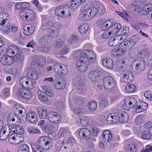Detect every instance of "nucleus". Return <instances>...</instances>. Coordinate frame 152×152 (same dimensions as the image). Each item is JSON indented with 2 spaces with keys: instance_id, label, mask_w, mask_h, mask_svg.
<instances>
[{
  "instance_id": "aec40b11",
  "label": "nucleus",
  "mask_w": 152,
  "mask_h": 152,
  "mask_svg": "<svg viewBox=\"0 0 152 152\" xmlns=\"http://www.w3.org/2000/svg\"><path fill=\"white\" fill-rule=\"evenodd\" d=\"M103 65L105 67L109 69H112L114 66V62L109 58H105L102 61Z\"/></svg>"
},
{
  "instance_id": "3c124183",
  "label": "nucleus",
  "mask_w": 152,
  "mask_h": 152,
  "mask_svg": "<svg viewBox=\"0 0 152 152\" xmlns=\"http://www.w3.org/2000/svg\"><path fill=\"white\" fill-rule=\"evenodd\" d=\"M23 59L24 56L22 52H19L15 55L14 59L16 61L21 62L23 61Z\"/></svg>"
},
{
  "instance_id": "a19ab883",
  "label": "nucleus",
  "mask_w": 152,
  "mask_h": 152,
  "mask_svg": "<svg viewBox=\"0 0 152 152\" xmlns=\"http://www.w3.org/2000/svg\"><path fill=\"white\" fill-rule=\"evenodd\" d=\"M33 152H42L43 149L37 143L33 144L31 145Z\"/></svg>"
},
{
  "instance_id": "7ed1b4c3",
  "label": "nucleus",
  "mask_w": 152,
  "mask_h": 152,
  "mask_svg": "<svg viewBox=\"0 0 152 152\" xmlns=\"http://www.w3.org/2000/svg\"><path fill=\"white\" fill-rule=\"evenodd\" d=\"M103 81L104 87L106 91L111 92L114 90L116 86V83L115 80L112 77H105L104 78Z\"/></svg>"
},
{
  "instance_id": "6e6552de",
  "label": "nucleus",
  "mask_w": 152,
  "mask_h": 152,
  "mask_svg": "<svg viewBox=\"0 0 152 152\" xmlns=\"http://www.w3.org/2000/svg\"><path fill=\"white\" fill-rule=\"evenodd\" d=\"M39 72L37 66L35 65H32L30 69L27 71V75L28 77L30 78V79L34 80L38 78Z\"/></svg>"
},
{
  "instance_id": "423d86ee",
  "label": "nucleus",
  "mask_w": 152,
  "mask_h": 152,
  "mask_svg": "<svg viewBox=\"0 0 152 152\" xmlns=\"http://www.w3.org/2000/svg\"><path fill=\"white\" fill-rule=\"evenodd\" d=\"M43 149L48 150L53 145L51 139H48L47 137L42 136L38 140L37 143Z\"/></svg>"
},
{
  "instance_id": "5fc2aeb1",
  "label": "nucleus",
  "mask_w": 152,
  "mask_h": 152,
  "mask_svg": "<svg viewBox=\"0 0 152 152\" xmlns=\"http://www.w3.org/2000/svg\"><path fill=\"white\" fill-rule=\"evenodd\" d=\"M135 122L137 124H142L144 122V118L142 115L137 116L135 119Z\"/></svg>"
},
{
  "instance_id": "f3484780",
  "label": "nucleus",
  "mask_w": 152,
  "mask_h": 152,
  "mask_svg": "<svg viewBox=\"0 0 152 152\" xmlns=\"http://www.w3.org/2000/svg\"><path fill=\"white\" fill-rule=\"evenodd\" d=\"M61 27L60 24L58 22L54 23V26L48 32L50 33V36H51L54 38L56 37L58 34V29Z\"/></svg>"
},
{
  "instance_id": "4be33fe9",
  "label": "nucleus",
  "mask_w": 152,
  "mask_h": 152,
  "mask_svg": "<svg viewBox=\"0 0 152 152\" xmlns=\"http://www.w3.org/2000/svg\"><path fill=\"white\" fill-rule=\"evenodd\" d=\"M121 44L126 50L131 49L135 45L129 38L125 39Z\"/></svg>"
},
{
  "instance_id": "774afa93",
  "label": "nucleus",
  "mask_w": 152,
  "mask_h": 152,
  "mask_svg": "<svg viewBox=\"0 0 152 152\" xmlns=\"http://www.w3.org/2000/svg\"><path fill=\"white\" fill-rule=\"evenodd\" d=\"M6 130L4 129L3 130L2 133H0V139L1 140H5L9 136V134H8V135H7V134H6Z\"/></svg>"
},
{
  "instance_id": "603ef678",
  "label": "nucleus",
  "mask_w": 152,
  "mask_h": 152,
  "mask_svg": "<svg viewBox=\"0 0 152 152\" xmlns=\"http://www.w3.org/2000/svg\"><path fill=\"white\" fill-rule=\"evenodd\" d=\"M129 38L135 45L136 43L139 41L140 39L139 36L137 34L132 35Z\"/></svg>"
},
{
  "instance_id": "f257e3e1",
  "label": "nucleus",
  "mask_w": 152,
  "mask_h": 152,
  "mask_svg": "<svg viewBox=\"0 0 152 152\" xmlns=\"http://www.w3.org/2000/svg\"><path fill=\"white\" fill-rule=\"evenodd\" d=\"M95 53L90 50H85L81 52V56L77 61L76 66L77 69L81 72L86 70L89 62H93L95 60Z\"/></svg>"
},
{
  "instance_id": "69168bd1",
  "label": "nucleus",
  "mask_w": 152,
  "mask_h": 152,
  "mask_svg": "<svg viewBox=\"0 0 152 152\" xmlns=\"http://www.w3.org/2000/svg\"><path fill=\"white\" fill-rule=\"evenodd\" d=\"M144 96L147 99L152 101V92L148 91L145 92Z\"/></svg>"
},
{
  "instance_id": "c756f323",
  "label": "nucleus",
  "mask_w": 152,
  "mask_h": 152,
  "mask_svg": "<svg viewBox=\"0 0 152 152\" xmlns=\"http://www.w3.org/2000/svg\"><path fill=\"white\" fill-rule=\"evenodd\" d=\"M38 95V98L39 100L42 102H47L48 100L47 95L44 92L41 90H39L37 92Z\"/></svg>"
},
{
  "instance_id": "4c0bfd02",
  "label": "nucleus",
  "mask_w": 152,
  "mask_h": 152,
  "mask_svg": "<svg viewBox=\"0 0 152 152\" xmlns=\"http://www.w3.org/2000/svg\"><path fill=\"white\" fill-rule=\"evenodd\" d=\"M89 110L91 112H94L96 110L97 107V104L96 102L92 101L88 104Z\"/></svg>"
},
{
  "instance_id": "13d9d810",
  "label": "nucleus",
  "mask_w": 152,
  "mask_h": 152,
  "mask_svg": "<svg viewBox=\"0 0 152 152\" xmlns=\"http://www.w3.org/2000/svg\"><path fill=\"white\" fill-rule=\"evenodd\" d=\"M42 90L45 94L49 96H51L52 95V92L49 88L47 86H43L42 88Z\"/></svg>"
},
{
  "instance_id": "e2e57ef3",
  "label": "nucleus",
  "mask_w": 152,
  "mask_h": 152,
  "mask_svg": "<svg viewBox=\"0 0 152 152\" xmlns=\"http://www.w3.org/2000/svg\"><path fill=\"white\" fill-rule=\"evenodd\" d=\"M129 105L131 106L132 107L135 106L137 104V100L136 98L133 97H130L129 98Z\"/></svg>"
},
{
  "instance_id": "09e8293b",
  "label": "nucleus",
  "mask_w": 152,
  "mask_h": 152,
  "mask_svg": "<svg viewBox=\"0 0 152 152\" xmlns=\"http://www.w3.org/2000/svg\"><path fill=\"white\" fill-rule=\"evenodd\" d=\"M28 146L26 144H23L20 146L18 150V152H29Z\"/></svg>"
},
{
  "instance_id": "20e7f679",
  "label": "nucleus",
  "mask_w": 152,
  "mask_h": 152,
  "mask_svg": "<svg viewBox=\"0 0 152 152\" xmlns=\"http://www.w3.org/2000/svg\"><path fill=\"white\" fill-rule=\"evenodd\" d=\"M2 15L0 14V29L2 32L7 34L8 33L7 26L9 23L10 20L8 19L5 18L8 16L7 13L4 12Z\"/></svg>"
},
{
  "instance_id": "49530a36",
  "label": "nucleus",
  "mask_w": 152,
  "mask_h": 152,
  "mask_svg": "<svg viewBox=\"0 0 152 152\" xmlns=\"http://www.w3.org/2000/svg\"><path fill=\"white\" fill-rule=\"evenodd\" d=\"M137 145L136 144L131 143L128 145L127 149L128 152H136Z\"/></svg>"
},
{
  "instance_id": "39448f33",
  "label": "nucleus",
  "mask_w": 152,
  "mask_h": 152,
  "mask_svg": "<svg viewBox=\"0 0 152 152\" xmlns=\"http://www.w3.org/2000/svg\"><path fill=\"white\" fill-rule=\"evenodd\" d=\"M131 66L135 68V72L140 74L145 69L146 64L143 60H139L137 58L134 60L131 63Z\"/></svg>"
},
{
  "instance_id": "dca6fc26",
  "label": "nucleus",
  "mask_w": 152,
  "mask_h": 152,
  "mask_svg": "<svg viewBox=\"0 0 152 152\" xmlns=\"http://www.w3.org/2000/svg\"><path fill=\"white\" fill-rule=\"evenodd\" d=\"M119 115L117 113L110 114L107 116V121L109 124H114L119 122Z\"/></svg>"
},
{
  "instance_id": "c9c22d12",
  "label": "nucleus",
  "mask_w": 152,
  "mask_h": 152,
  "mask_svg": "<svg viewBox=\"0 0 152 152\" xmlns=\"http://www.w3.org/2000/svg\"><path fill=\"white\" fill-rule=\"evenodd\" d=\"M15 134H16L15 136L20 135L24 133V129L23 128L20 126H19L17 125L15 127V129L13 131Z\"/></svg>"
},
{
  "instance_id": "473e14b6",
  "label": "nucleus",
  "mask_w": 152,
  "mask_h": 152,
  "mask_svg": "<svg viewBox=\"0 0 152 152\" xmlns=\"http://www.w3.org/2000/svg\"><path fill=\"white\" fill-rule=\"evenodd\" d=\"M29 4L27 2L17 3L15 5V7L18 10H23V8H27L29 7Z\"/></svg>"
},
{
  "instance_id": "5701e85b",
  "label": "nucleus",
  "mask_w": 152,
  "mask_h": 152,
  "mask_svg": "<svg viewBox=\"0 0 152 152\" xmlns=\"http://www.w3.org/2000/svg\"><path fill=\"white\" fill-rule=\"evenodd\" d=\"M90 8L84 10L80 15V18L84 21H86L91 19Z\"/></svg>"
},
{
  "instance_id": "72a5a7b5",
  "label": "nucleus",
  "mask_w": 152,
  "mask_h": 152,
  "mask_svg": "<svg viewBox=\"0 0 152 152\" xmlns=\"http://www.w3.org/2000/svg\"><path fill=\"white\" fill-rule=\"evenodd\" d=\"M85 0H72L71 4V7L75 9L85 1Z\"/></svg>"
},
{
  "instance_id": "58836bf2",
  "label": "nucleus",
  "mask_w": 152,
  "mask_h": 152,
  "mask_svg": "<svg viewBox=\"0 0 152 152\" xmlns=\"http://www.w3.org/2000/svg\"><path fill=\"white\" fill-rule=\"evenodd\" d=\"M140 134L141 135V138L144 140H148L151 137L149 132L146 130L141 131Z\"/></svg>"
},
{
  "instance_id": "0e129e2a",
  "label": "nucleus",
  "mask_w": 152,
  "mask_h": 152,
  "mask_svg": "<svg viewBox=\"0 0 152 152\" xmlns=\"http://www.w3.org/2000/svg\"><path fill=\"white\" fill-rule=\"evenodd\" d=\"M10 90L7 88H4L2 91V96L6 97L10 96Z\"/></svg>"
},
{
  "instance_id": "052dcab7",
  "label": "nucleus",
  "mask_w": 152,
  "mask_h": 152,
  "mask_svg": "<svg viewBox=\"0 0 152 152\" xmlns=\"http://www.w3.org/2000/svg\"><path fill=\"white\" fill-rule=\"evenodd\" d=\"M78 40L77 37L76 35H72L70 36L68 42L69 44H72L76 42Z\"/></svg>"
},
{
  "instance_id": "ddd939ff",
  "label": "nucleus",
  "mask_w": 152,
  "mask_h": 152,
  "mask_svg": "<svg viewBox=\"0 0 152 152\" xmlns=\"http://www.w3.org/2000/svg\"><path fill=\"white\" fill-rule=\"evenodd\" d=\"M54 23H53L50 21H47L42 22V25L40 30L44 33L48 32L53 27Z\"/></svg>"
},
{
  "instance_id": "0eeeda50",
  "label": "nucleus",
  "mask_w": 152,
  "mask_h": 152,
  "mask_svg": "<svg viewBox=\"0 0 152 152\" xmlns=\"http://www.w3.org/2000/svg\"><path fill=\"white\" fill-rule=\"evenodd\" d=\"M20 16L23 18L24 17L26 20L30 21L34 20L36 18V15L34 12L30 9L21 10L19 12Z\"/></svg>"
},
{
  "instance_id": "e433bc0d",
  "label": "nucleus",
  "mask_w": 152,
  "mask_h": 152,
  "mask_svg": "<svg viewBox=\"0 0 152 152\" xmlns=\"http://www.w3.org/2000/svg\"><path fill=\"white\" fill-rule=\"evenodd\" d=\"M88 29V25L86 23L81 25L78 28L79 32L82 34L86 33Z\"/></svg>"
},
{
  "instance_id": "338daca9",
  "label": "nucleus",
  "mask_w": 152,
  "mask_h": 152,
  "mask_svg": "<svg viewBox=\"0 0 152 152\" xmlns=\"http://www.w3.org/2000/svg\"><path fill=\"white\" fill-rule=\"evenodd\" d=\"M68 134L67 131L65 129H60L58 132V135L61 137H64Z\"/></svg>"
},
{
  "instance_id": "4468645a",
  "label": "nucleus",
  "mask_w": 152,
  "mask_h": 152,
  "mask_svg": "<svg viewBox=\"0 0 152 152\" xmlns=\"http://www.w3.org/2000/svg\"><path fill=\"white\" fill-rule=\"evenodd\" d=\"M102 75L101 72L97 70H94L89 73L88 77L91 81L95 82L99 80Z\"/></svg>"
},
{
  "instance_id": "7c9ffc66",
  "label": "nucleus",
  "mask_w": 152,
  "mask_h": 152,
  "mask_svg": "<svg viewBox=\"0 0 152 152\" xmlns=\"http://www.w3.org/2000/svg\"><path fill=\"white\" fill-rule=\"evenodd\" d=\"M13 110L16 114L19 113L21 115L23 112L24 113H26L25 109L22 106L20 105L19 104H16L14 106Z\"/></svg>"
},
{
  "instance_id": "ea45409f",
  "label": "nucleus",
  "mask_w": 152,
  "mask_h": 152,
  "mask_svg": "<svg viewBox=\"0 0 152 152\" xmlns=\"http://www.w3.org/2000/svg\"><path fill=\"white\" fill-rule=\"evenodd\" d=\"M88 117L84 116L81 117L80 119V126H85L88 124Z\"/></svg>"
},
{
  "instance_id": "1a4fd4ad",
  "label": "nucleus",
  "mask_w": 152,
  "mask_h": 152,
  "mask_svg": "<svg viewBox=\"0 0 152 152\" xmlns=\"http://www.w3.org/2000/svg\"><path fill=\"white\" fill-rule=\"evenodd\" d=\"M113 20L111 19L105 21L101 19L99 20L98 26L102 31H110L109 28L111 26V24H112V21Z\"/></svg>"
},
{
  "instance_id": "680f3d73",
  "label": "nucleus",
  "mask_w": 152,
  "mask_h": 152,
  "mask_svg": "<svg viewBox=\"0 0 152 152\" xmlns=\"http://www.w3.org/2000/svg\"><path fill=\"white\" fill-rule=\"evenodd\" d=\"M8 67H7V68H4V69L5 71L7 72L10 73L13 75H15L16 74L17 72V70L15 67H12L11 68H7Z\"/></svg>"
},
{
  "instance_id": "79ce46f5",
  "label": "nucleus",
  "mask_w": 152,
  "mask_h": 152,
  "mask_svg": "<svg viewBox=\"0 0 152 152\" xmlns=\"http://www.w3.org/2000/svg\"><path fill=\"white\" fill-rule=\"evenodd\" d=\"M65 42V39L60 38L56 40L54 45L56 47H60L64 44Z\"/></svg>"
},
{
  "instance_id": "2f4dec72",
  "label": "nucleus",
  "mask_w": 152,
  "mask_h": 152,
  "mask_svg": "<svg viewBox=\"0 0 152 152\" xmlns=\"http://www.w3.org/2000/svg\"><path fill=\"white\" fill-rule=\"evenodd\" d=\"M143 10L147 14V17L149 19L152 18V7H149V5H146L143 8Z\"/></svg>"
},
{
  "instance_id": "bf43d9fd",
  "label": "nucleus",
  "mask_w": 152,
  "mask_h": 152,
  "mask_svg": "<svg viewBox=\"0 0 152 152\" xmlns=\"http://www.w3.org/2000/svg\"><path fill=\"white\" fill-rule=\"evenodd\" d=\"M8 32L9 31L11 32H15L18 30V28L15 25L12 24H9L7 26Z\"/></svg>"
},
{
  "instance_id": "6ab92c4d",
  "label": "nucleus",
  "mask_w": 152,
  "mask_h": 152,
  "mask_svg": "<svg viewBox=\"0 0 152 152\" xmlns=\"http://www.w3.org/2000/svg\"><path fill=\"white\" fill-rule=\"evenodd\" d=\"M126 50L124 47L121 44L117 50L115 49L112 50V52L114 56H121L125 53Z\"/></svg>"
},
{
  "instance_id": "6e6d98bb",
  "label": "nucleus",
  "mask_w": 152,
  "mask_h": 152,
  "mask_svg": "<svg viewBox=\"0 0 152 152\" xmlns=\"http://www.w3.org/2000/svg\"><path fill=\"white\" fill-rule=\"evenodd\" d=\"M36 84V81L34 80H32L30 79L28 82V83L26 84L27 89H32L34 88V85Z\"/></svg>"
},
{
  "instance_id": "de8ad7c7",
  "label": "nucleus",
  "mask_w": 152,
  "mask_h": 152,
  "mask_svg": "<svg viewBox=\"0 0 152 152\" xmlns=\"http://www.w3.org/2000/svg\"><path fill=\"white\" fill-rule=\"evenodd\" d=\"M107 43L110 47H114L119 44V42L114 39V38L113 37L110 39Z\"/></svg>"
},
{
  "instance_id": "b1692460",
  "label": "nucleus",
  "mask_w": 152,
  "mask_h": 152,
  "mask_svg": "<svg viewBox=\"0 0 152 152\" xmlns=\"http://www.w3.org/2000/svg\"><path fill=\"white\" fill-rule=\"evenodd\" d=\"M50 36L49 35L45 34L43 37L40 38L38 42L39 45L41 46L45 45L49 42L50 40Z\"/></svg>"
},
{
  "instance_id": "c03bdc74",
  "label": "nucleus",
  "mask_w": 152,
  "mask_h": 152,
  "mask_svg": "<svg viewBox=\"0 0 152 152\" xmlns=\"http://www.w3.org/2000/svg\"><path fill=\"white\" fill-rule=\"evenodd\" d=\"M15 135L11 134L8 137L9 141L12 144H17L18 143V138L15 136Z\"/></svg>"
},
{
  "instance_id": "f03ea898",
  "label": "nucleus",
  "mask_w": 152,
  "mask_h": 152,
  "mask_svg": "<svg viewBox=\"0 0 152 152\" xmlns=\"http://www.w3.org/2000/svg\"><path fill=\"white\" fill-rule=\"evenodd\" d=\"M29 79L28 76L22 77L20 79V83L22 87L19 88L17 94L18 97H23L26 99H29L31 98V96L30 93L26 88L24 89V86L28 83Z\"/></svg>"
},
{
  "instance_id": "f8f14e48",
  "label": "nucleus",
  "mask_w": 152,
  "mask_h": 152,
  "mask_svg": "<svg viewBox=\"0 0 152 152\" xmlns=\"http://www.w3.org/2000/svg\"><path fill=\"white\" fill-rule=\"evenodd\" d=\"M48 119L53 123H58L61 118L59 114L57 112L51 111L49 112L47 117Z\"/></svg>"
},
{
  "instance_id": "412c9836",
  "label": "nucleus",
  "mask_w": 152,
  "mask_h": 152,
  "mask_svg": "<svg viewBox=\"0 0 152 152\" xmlns=\"http://www.w3.org/2000/svg\"><path fill=\"white\" fill-rule=\"evenodd\" d=\"M123 74V80L125 82L129 83L133 80L134 76L132 73L129 71H127L126 72Z\"/></svg>"
},
{
  "instance_id": "9d476101",
  "label": "nucleus",
  "mask_w": 152,
  "mask_h": 152,
  "mask_svg": "<svg viewBox=\"0 0 152 152\" xmlns=\"http://www.w3.org/2000/svg\"><path fill=\"white\" fill-rule=\"evenodd\" d=\"M54 71L59 74L65 75L68 72V69L65 65L62 64L57 63L53 67Z\"/></svg>"
},
{
  "instance_id": "393cba45",
  "label": "nucleus",
  "mask_w": 152,
  "mask_h": 152,
  "mask_svg": "<svg viewBox=\"0 0 152 152\" xmlns=\"http://www.w3.org/2000/svg\"><path fill=\"white\" fill-rule=\"evenodd\" d=\"M27 120L30 122L34 123L37 122L38 120L37 115L34 113L29 112L27 115Z\"/></svg>"
},
{
  "instance_id": "f704fd0d",
  "label": "nucleus",
  "mask_w": 152,
  "mask_h": 152,
  "mask_svg": "<svg viewBox=\"0 0 152 152\" xmlns=\"http://www.w3.org/2000/svg\"><path fill=\"white\" fill-rule=\"evenodd\" d=\"M119 122L121 123H125L128 121V116L127 114L125 113H119Z\"/></svg>"
},
{
  "instance_id": "a211bd4d",
  "label": "nucleus",
  "mask_w": 152,
  "mask_h": 152,
  "mask_svg": "<svg viewBox=\"0 0 152 152\" xmlns=\"http://www.w3.org/2000/svg\"><path fill=\"white\" fill-rule=\"evenodd\" d=\"M14 58L8 55H3L1 58V62L5 65H9L12 64L14 62Z\"/></svg>"
},
{
  "instance_id": "cd10ccee",
  "label": "nucleus",
  "mask_w": 152,
  "mask_h": 152,
  "mask_svg": "<svg viewBox=\"0 0 152 152\" xmlns=\"http://www.w3.org/2000/svg\"><path fill=\"white\" fill-rule=\"evenodd\" d=\"M37 113L39 117L41 118L45 119L47 118L48 114L46 109L39 108L37 109Z\"/></svg>"
},
{
  "instance_id": "2eb2a0df",
  "label": "nucleus",
  "mask_w": 152,
  "mask_h": 152,
  "mask_svg": "<svg viewBox=\"0 0 152 152\" xmlns=\"http://www.w3.org/2000/svg\"><path fill=\"white\" fill-rule=\"evenodd\" d=\"M111 26L109 28L110 29L109 34H112L114 35L117 33H119L121 32V25L119 23H114L113 20L112 21V24Z\"/></svg>"
},
{
  "instance_id": "9b49d317",
  "label": "nucleus",
  "mask_w": 152,
  "mask_h": 152,
  "mask_svg": "<svg viewBox=\"0 0 152 152\" xmlns=\"http://www.w3.org/2000/svg\"><path fill=\"white\" fill-rule=\"evenodd\" d=\"M78 135L82 139L86 140L90 139L91 134L90 130L87 128L81 129L79 132Z\"/></svg>"
},
{
  "instance_id": "a18cd8bd",
  "label": "nucleus",
  "mask_w": 152,
  "mask_h": 152,
  "mask_svg": "<svg viewBox=\"0 0 152 152\" xmlns=\"http://www.w3.org/2000/svg\"><path fill=\"white\" fill-rule=\"evenodd\" d=\"M54 86L55 88L58 89H60L65 88L66 84L63 82L55 81L54 82Z\"/></svg>"
},
{
  "instance_id": "bb28decb",
  "label": "nucleus",
  "mask_w": 152,
  "mask_h": 152,
  "mask_svg": "<svg viewBox=\"0 0 152 152\" xmlns=\"http://www.w3.org/2000/svg\"><path fill=\"white\" fill-rule=\"evenodd\" d=\"M102 136L105 141L108 142L111 141L113 136L111 132L108 130H105L103 132Z\"/></svg>"
},
{
  "instance_id": "4d7b16f0",
  "label": "nucleus",
  "mask_w": 152,
  "mask_h": 152,
  "mask_svg": "<svg viewBox=\"0 0 152 152\" xmlns=\"http://www.w3.org/2000/svg\"><path fill=\"white\" fill-rule=\"evenodd\" d=\"M27 129L28 132L31 133L39 134L40 133V131L36 128L29 126L27 127Z\"/></svg>"
},
{
  "instance_id": "c85d7f7f",
  "label": "nucleus",
  "mask_w": 152,
  "mask_h": 152,
  "mask_svg": "<svg viewBox=\"0 0 152 152\" xmlns=\"http://www.w3.org/2000/svg\"><path fill=\"white\" fill-rule=\"evenodd\" d=\"M125 62L124 61L119 60L117 61L116 64V70L119 71H124L125 72V69L126 68L124 65Z\"/></svg>"
},
{
  "instance_id": "a878e982",
  "label": "nucleus",
  "mask_w": 152,
  "mask_h": 152,
  "mask_svg": "<svg viewBox=\"0 0 152 152\" xmlns=\"http://www.w3.org/2000/svg\"><path fill=\"white\" fill-rule=\"evenodd\" d=\"M60 7L62 10V13H63L64 18H66L68 16H70V8L67 5H60Z\"/></svg>"
},
{
  "instance_id": "864d4df0",
  "label": "nucleus",
  "mask_w": 152,
  "mask_h": 152,
  "mask_svg": "<svg viewBox=\"0 0 152 152\" xmlns=\"http://www.w3.org/2000/svg\"><path fill=\"white\" fill-rule=\"evenodd\" d=\"M90 14L89 15H90L91 19L95 16L96 14L98 12L99 10L98 8L96 7H92L90 8Z\"/></svg>"
},
{
  "instance_id": "37998d69",
  "label": "nucleus",
  "mask_w": 152,
  "mask_h": 152,
  "mask_svg": "<svg viewBox=\"0 0 152 152\" xmlns=\"http://www.w3.org/2000/svg\"><path fill=\"white\" fill-rule=\"evenodd\" d=\"M135 86L132 84H127L126 86V90L129 93L134 92L135 90Z\"/></svg>"
},
{
  "instance_id": "8fccbe9b",
  "label": "nucleus",
  "mask_w": 152,
  "mask_h": 152,
  "mask_svg": "<svg viewBox=\"0 0 152 152\" xmlns=\"http://www.w3.org/2000/svg\"><path fill=\"white\" fill-rule=\"evenodd\" d=\"M62 12L61 8L59 6L57 7L56 8L55 14L56 16L60 18H64L63 14L62 13Z\"/></svg>"
}]
</instances>
